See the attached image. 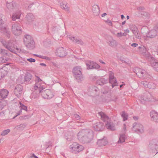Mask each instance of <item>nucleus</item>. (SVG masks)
<instances>
[{
  "label": "nucleus",
  "instance_id": "f257e3e1",
  "mask_svg": "<svg viewBox=\"0 0 158 158\" xmlns=\"http://www.w3.org/2000/svg\"><path fill=\"white\" fill-rule=\"evenodd\" d=\"M6 8L10 12H13L11 18L13 21H15L17 19H19L22 14L20 10V7L15 2H12L6 3Z\"/></svg>",
  "mask_w": 158,
  "mask_h": 158
},
{
  "label": "nucleus",
  "instance_id": "f03ea898",
  "mask_svg": "<svg viewBox=\"0 0 158 158\" xmlns=\"http://www.w3.org/2000/svg\"><path fill=\"white\" fill-rule=\"evenodd\" d=\"M93 132L90 129H83L77 134L78 139L83 143L89 142L93 139Z\"/></svg>",
  "mask_w": 158,
  "mask_h": 158
},
{
  "label": "nucleus",
  "instance_id": "7ed1b4c3",
  "mask_svg": "<svg viewBox=\"0 0 158 158\" xmlns=\"http://www.w3.org/2000/svg\"><path fill=\"white\" fill-rule=\"evenodd\" d=\"M99 116L101 119L105 123V127L108 130L111 131L115 130L114 124L110 121V118L108 116L102 112H99Z\"/></svg>",
  "mask_w": 158,
  "mask_h": 158
},
{
  "label": "nucleus",
  "instance_id": "20e7f679",
  "mask_svg": "<svg viewBox=\"0 0 158 158\" xmlns=\"http://www.w3.org/2000/svg\"><path fill=\"white\" fill-rule=\"evenodd\" d=\"M0 31L5 34L7 37L9 38L10 32L7 27V26L5 24V21L6 20L5 16L2 14H0Z\"/></svg>",
  "mask_w": 158,
  "mask_h": 158
},
{
  "label": "nucleus",
  "instance_id": "39448f33",
  "mask_svg": "<svg viewBox=\"0 0 158 158\" xmlns=\"http://www.w3.org/2000/svg\"><path fill=\"white\" fill-rule=\"evenodd\" d=\"M24 42L26 47L29 50H32L35 48V42L32 37L27 35L24 36Z\"/></svg>",
  "mask_w": 158,
  "mask_h": 158
},
{
  "label": "nucleus",
  "instance_id": "423d86ee",
  "mask_svg": "<svg viewBox=\"0 0 158 158\" xmlns=\"http://www.w3.org/2000/svg\"><path fill=\"white\" fill-rule=\"evenodd\" d=\"M70 151L73 153L77 154L84 149L83 147L77 143H73L70 146Z\"/></svg>",
  "mask_w": 158,
  "mask_h": 158
},
{
  "label": "nucleus",
  "instance_id": "0eeeda50",
  "mask_svg": "<svg viewBox=\"0 0 158 158\" xmlns=\"http://www.w3.org/2000/svg\"><path fill=\"white\" fill-rule=\"evenodd\" d=\"M134 71L139 78L146 79L148 77L149 75L145 70L138 68H136Z\"/></svg>",
  "mask_w": 158,
  "mask_h": 158
},
{
  "label": "nucleus",
  "instance_id": "6e6552de",
  "mask_svg": "<svg viewBox=\"0 0 158 158\" xmlns=\"http://www.w3.org/2000/svg\"><path fill=\"white\" fill-rule=\"evenodd\" d=\"M12 33L15 35H21L22 32V30L21 25L18 23H15L12 24L11 27Z\"/></svg>",
  "mask_w": 158,
  "mask_h": 158
},
{
  "label": "nucleus",
  "instance_id": "1a4fd4ad",
  "mask_svg": "<svg viewBox=\"0 0 158 158\" xmlns=\"http://www.w3.org/2000/svg\"><path fill=\"white\" fill-rule=\"evenodd\" d=\"M73 72L75 77L78 82H79L83 79L81 75V72L80 68L75 67L73 68Z\"/></svg>",
  "mask_w": 158,
  "mask_h": 158
},
{
  "label": "nucleus",
  "instance_id": "9d476101",
  "mask_svg": "<svg viewBox=\"0 0 158 158\" xmlns=\"http://www.w3.org/2000/svg\"><path fill=\"white\" fill-rule=\"evenodd\" d=\"M0 41L2 43L3 45L9 51L12 52H15V51L14 49L15 48L12 42L10 41V42L7 43L2 39H0Z\"/></svg>",
  "mask_w": 158,
  "mask_h": 158
},
{
  "label": "nucleus",
  "instance_id": "9b49d317",
  "mask_svg": "<svg viewBox=\"0 0 158 158\" xmlns=\"http://www.w3.org/2000/svg\"><path fill=\"white\" fill-rule=\"evenodd\" d=\"M148 148L152 152L155 150L158 151V140L154 139L150 141L148 146Z\"/></svg>",
  "mask_w": 158,
  "mask_h": 158
},
{
  "label": "nucleus",
  "instance_id": "f8f14e48",
  "mask_svg": "<svg viewBox=\"0 0 158 158\" xmlns=\"http://www.w3.org/2000/svg\"><path fill=\"white\" fill-rule=\"evenodd\" d=\"M132 128L135 129V131L139 134L142 133L144 131L143 126L139 123H135L133 124Z\"/></svg>",
  "mask_w": 158,
  "mask_h": 158
},
{
  "label": "nucleus",
  "instance_id": "ddd939ff",
  "mask_svg": "<svg viewBox=\"0 0 158 158\" xmlns=\"http://www.w3.org/2000/svg\"><path fill=\"white\" fill-rule=\"evenodd\" d=\"M41 94L44 98L47 99L51 98L54 96L53 93L49 89L42 91Z\"/></svg>",
  "mask_w": 158,
  "mask_h": 158
},
{
  "label": "nucleus",
  "instance_id": "4468645a",
  "mask_svg": "<svg viewBox=\"0 0 158 158\" xmlns=\"http://www.w3.org/2000/svg\"><path fill=\"white\" fill-rule=\"evenodd\" d=\"M23 86L19 84L17 85L14 89L15 94L18 97H20L21 96L22 93Z\"/></svg>",
  "mask_w": 158,
  "mask_h": 158
},
{
  "label": "nucleus",
  "instance_id": "2eb2a0df",
  "mask_svg": "<svg viewBox=\"0 0 158 158\" xmlns=\"http://www.w3.org/2000/svg\"><path fill=\"white\" fill-rule=\"evenodd\" d=\"M86 64L87 69H98L99 68V65L98 64L93 61H87Z\"/></svg>",
  "mask_w": 158,
  "mask_h": 158
},
{
  "label": "nucleus",
  "instance_id": "dca6fc26",
  "mask_svg": "<svg viewBox=\"0 0 158 158\" xmlns=\"http://www.w3.org/2000/svg\"><path fill=\"white\" fill-rule=\"evenodd\" d=\"M155 29H154L151 30L148 33H147L146 36L148 38H154L155 37L157 34L158 29V27L156 28L155 27Z\"/></svg>",
  "mask_w": 158,
  "mask_h": 158
},
{
  "label": "nucleus",
  "instance_id": "f3484780",
  "mask_svg": "<svg viewBox=\"0 0 158 158\" xmlns=\"http://www.w3.org/2000/svg\"><path fill=\"white\" fill-rule=\"evenodd\" d=\"M69 39L74 43H76L81 45H83L84 44L83 41L81 40L75 38L71 35L68 36Z\"/></svg>",
  "mask_w": 158,
  "mask_h": 158
},
{
  "label": "nucleus",
  "instance_id": "a211bd4d",
  "mask_svg": "<svg viewBox=\"0 0 158 158\" xmlns=\"http://www.w3.org/2000/svg\"><path fill=\"white\" fill-rule=\"evenodd\" d=\"M56 53L57 55L60 57H64L67 55V53L64 48L63 47L57 49L56 51Z\"/></svg>",
  "mask_w": 158,
  "mask_h": 158
},
{
  "label": "nucleus",
  "instance_id": "6ab92c4d",
  "mask_svg": "<svg viewBox=\"0 0 158 158\" xmlns=\"http://www.w3.org/2000/svg\"><path fill=\"white\" fill-rule=\"evenodd\" d=\"M44 84L42 82L35 83L34 86V89L35 90L38 89L39 92L42 93L41 91L45 88Z\"/></svg>",
  "mask_w": 158,
  "mask_h": 158
},
{
  "label": "nucleus",
  "instance_id": "aec40b11",
  "mask_svg": "<svg viewBox=\"0 0 158 158\" xmlns=\"http://www.w3.org/2000/svg\"><path fill=\"white\" fill-rule=\"evenodd\" d=\"M150 115L152 120L158 123V114L156 113L155 111H152L150 113Z\"/></svg>",
  "mask_w": 158,
  "mask_h": 158
},
{
  "label": "nucleus",
  "instance_id": "412c9836",
  "mask_svg": "<svg viewBox=\"0 0 158 158\" xmlns=\"http://www.w3.org/2000/svg\"><path fill=\"white\" fill-rule=\"evenodd\" d=\"M9 93L8 91L6 89H3L0 91V97L2 99L6 98Z\"/></svg>",
  "mask_w": 158,
  "mask_h": 158
},
{
  "label": "nucleus",
  "instance_id": "4be33fe9",
  "mask_svg": "<svg viewBox=\"0 0 158 158\" xmlns=\"http://www.w3.org/2000/svg\"><path fill=\"white\" fill-rule=\"evenodd\" d=\"M111 39L108 41L109 45L111 47H116L118 45L117 42L110 37Z\"/></svg>",
  "mask_w": 158,
  "mask_h": 158
},
{
  "label": "nucleus",
  "instance_id": "5701e85b",
  "mask_svg": "<svg viewBox=\"0 0 158 158\" xmlns=\"http://www.w3.org/2000/svg\"><path fill=\"white\" fill-rule=\"evenodd\" d=\"M99 9V6L97 5H94L92 7V11L94 15L97 16L99 15L98 10Z\"/></svg>",
  "mask_w": 158,
  "mask_h": 158
},
{
  "label": "nucleus",
  "instance_id": "b1692460",
  "mask_svg": "<svg viewBox=\"0 0 158 158\" xmlns=\"http://www.w3.org/2000/svg\"><path fill=\"white\" fill-rule=\"evenodd\" d=\"M109 81L110 83L111 84V86L112 88H114L115 86L118 85V83L117 82L116 79L115 78L113 79H109Z\"/></svg>",
  "mask_w": 158,
  "mask_h": 158
},
{
  "label": "nucleus",
  "instance_id": "393cba45",
  "mask_svg": "<svg viewBox=\"0 0 158 158\" xmlns=\"http://www.w3.org/2000/svg\"><path fill=\"white\" fill-rule=\"evenodd\" d=\"M107 143L106 138L104 136L102 138L99 139V146H105Z\"/></svg>",
  "mask_w": 158,
  "mask_h": 158
},
{
  "label": "nucleus",
  "instance_id": "a878e982",
  "mask_svg": "<svg viewBox=\"0 0 158 158\" xmlns=\"http://www.w3.org/2000/svg\"><path fill=\"white\" fill-rule=\"evenodd\" d=\"M126 138V136L124 134H120L118 143H120L124 142L125 141Z\"/></svg>",
  "mask_w": 158,
  "mask_h": 158
},
{
  "label": "nucleus",
  "instance_id": "bb28decb",
  "mask_svg": "<svg viewBox=\"0 0 158 158\" xmlns=\"http://www.w3.org/2000/svg\"><path fill=\"white\" fill-rule=\"evenodd\" d=\"M26 18L27 21L29 22L31 21L34 19V16L32 13L28 14L26 15Z\"/></svg>",
  "mask_w": 158,
  "mask_h": 158
},
{
  "label": "nucleus",
  "instance_id": "cd10ccee",
  "mask_svg": "<svg viewBox=\"0 0 158 158\" xmlns=\"http://www.w3.org/2000/svg\"><path fill=\"white\" fill-rule=\"evenodd\" d=\"M111 89L108 86H104L102 89V92L103 94H106L110 91Z\"/></svg>",
  "mask_w": 158,
  "mask_h": 158
},
{
  "label": "nucleus",
  "instance_id": "c85d7f7f",
  "mask_svg": "<svg viewBox=\"0 0 158 158\" xmlns=\"http://www.w3.org/2000/svg\"><path fill=\"white\" fill-rule=\"evenodd\" d=\"M25 81L27 82L29 81L32 78L31 75L30 73H27L25 74Z\"/></svg>",
  "mask_w": 158,
  "mask_h": 158
},
{
  "label": "nucleus",
  "instance_id": "c756f323",
  "mask_svg": "<svg viewBox=\"0 0 158 158\" xmlns=\"http://www.w3.org/2000/svg\"><path fill=\"white\" fill-rule=\"evenodd\" d=\"M133 33L135 35V37L137 38L140 39L141 38L140 33L138 31V29H137L136 30H133L132 31Z\"/></svg>",
  "mask_w": 158,
  "mask_h": 158
},
{
  "label": "nucleus",
  "instance_id": "7c9ffc66",
  "mask_svg": "<svg viewBox=\"0 0 158 158\" xmlns=\"http://www.w3.org/2000/svg\"><path fill=\"white\" fill-rule=\"evenodd\" d=\"M121 115L123 121H125L127 119L128 117V114L125 111H123L122 112Z\"/></svg>",
  "mask_w": 158,
  "mask_h": 158
},
{
  "label": "nucleus",
  "instance_id": "2f4dec72",
  "mask_svg": "<svg viewBox=\"0 0 158 158\" xmlns=\"http://www.w3.org/2000/svg\"><path fill=\"white\" fill-rule=\"evenodd\" d=\"M7 104V102L5 100H2L0 102V110H2Z\"/></svg>",
  "mask_w": 158,
  "mask_h": 158
},
{
  "label": "nucleus",
  "instance_id": "473e14b6",
  "mask_svg": "<svg viewBox=\"0 0 158 158\" xmlns=\"http://www.w3.org/2000/svg\"><path fill=\"white\" fill-rule=\"evenodd\" d=\"M107 79H105L103 78L99 79V85H102L104 84L107 83Z\"/></svg>",
  "mask_w": 158,
  "mask_h": 158
},
{
  "label": "nucleus",
  "instance_id": "72a5a7b5",
  "mask_svg": "<svg viewBox=\"0 0 158 158\" xmlns=\"http://www.w3.org/2000/svg\"><path fill=\"white\" fill-rule=\"evenodd\" d=\"M151 94L148 93V94H145L143 97V100L146 101H150V96Z\"/></svg>",
  "mask_w": 158,
  "mask_h": 158
},
{
  "label": "nucleus",
  "instance_id": "f704fd0d",
  "mask_svg": "<svg viewBox=\"0 0 158 158\" xmlns=\"http://www.w3.org/2000/svg\"><path fill=\"white\" fill-rule=\"evenodd\" d=\"M152 66L154 69L158 72V62H154L152 64Z\"/></svg>",
  "mask_w": 158,
  "mask_h": 158
},
{
  "label": "nucleus",
  "instance_id": "c9c22d12",
  "mask_svg": "<svg viewBox=\"0 0 158 158\" xmlns=\"http://www.w3.org/2000/svg\"><path fill=\"white\" fill-rule=\"evenodd\" d=\"M156 87V85L152 82H148L147 88L150 89H153Z\"/></svg>",
  "mask_w": 158,
  "mask_h": 158
},
{
  "label": "nucleus",
  "instance_id": "e433bc0d",
  "mask_svg": "<svg viewBox=\"0 0 158 158\" xmlns=\"http://www.w3.org/2000/svg\"><path fill=\"white\" fill-rule=\"evenodd\" d=\"M62 9H64L66 11H69V8L68 7V4H64L63 3L62 5H60Z\"/></svg>",
  "mask_w": 158,
  "mask_h": 158
},
{
  "label": "nucleus",
  "instance_id": "4c0bfd02",
  "mask_svg": "<svg viewBox=\"0 0 158 158\" xmlns=\"http://www.w3.org/2000/svg\"><path fill=\"white\" fill-rule=\"evenodd\" d=\"M19 108L20 109V110H24L25 111L27 110V106L24 105L23 104H22L21 102H19Z\"/></svg>",
  "mask_w": 158,
  "mask_h": 158
},
{
  "label": "nucleus",
  "instance_id": "58836bf2",
  "mask_svg": "<svg viewBox=\"0 0 158 158\" xmlns=\"http://www.w3.org/2000/svg\"><path fill=\"white\" fill-rule=\"evenodd\" d=\"M10 132V130L9 129H7L6 130L3 131L1 133V135L2 136H5L7 135L8 133Z\"/></svg>",
  "mask_w": 158,
  "mask_h": 158
},
{
  "label": "nucleus",
  "instance_id": "ea45409f",
  "mask_svg": "<svg viewBox=\"0 0 158 158\" xmlns=\"http://www.w3.org/2000/svg\"><path fill=\"white\" fill-rule=\"evenodd\" d=\"M93 128L94 130L96 131H98L99 123L98 122L94 124L93 125Z\"/></svg>",
  "mask_w": 158,
  "mask_h": 158
},
{
  "label": "nucleus",
  "instance_id": "a19ab883",
  "mask_svg": "<svg viewBox=\"0 0 158 158\" xmlns=\"http://www.w3.org/2000/svg\"><path fill=\"white\" fill-rule=\"evenodd\" d=\"M105 126L103 123L99 122V131H102L105 129Z\"/></svg>",
  "mask_w": 158,
  "mask_h": 158
},
{
  "label": "nucleus",
  "instance_id": "79ce46f5",
  "mask_svg": "<svg viewBox=\"0 0 158 158\" xmlns=\"http://www.w3.org/2000/svg\"><path fill=\"white\" fill-rule=\"evenodd\" d=\"M148 82L146 81H142L140 82V84L143 85L144 87L147 88L148 86Z\"/></svg>",
  "mask_w": 158,
  "mask_h": 158
},
{
  "label": "nucleus",
  "instance_id": "37998d69",
  "mask_svg": "<svg viewBox=\"0 0 158 158\" xmlns=\"http://www.w3.org/2000/svg\"><path fill=\"white\" fill-rule=\"evenodd\" d=\"M36 78L35 79V83L42 82V80L39 77L35 76Z\"/></svg>",
  "mask_w": 158,
  "mask_h": 158
},
{
  "label": "nucleus",
  "instance_id": "c03bdc74",
  "mask_svg": "<svg viewBox=\"0 0 158 158\" xmlns=\"http://www.w3.org/2000/svg\"><path fill=\"white\" fill-rule=\"evenodd\" d=\"M109 79H113V78H115L114 76V73L110 71L109 72Z\"/></svg>",
  "mask_w": 158,
  "mask_h": 158
},
{
  "label": "nucleus",
  "instance_id": "a18cd8bd",
  "mask_svg": "<svg viewBox=\"0 0 158 158\" xmlns=\"http://www.w3.org/2000/svg\"><path fill=\"white\" fill-rule=\"evenodd\" d=\"M7 58H4L3 57H1L0 58V63H5L7 61Z\"/></svg>",
  "mask_w": 158,
  "mask_h": 158
},
{
  "label": "nucleus",
  "instance_id": "49530a36",
  "mask_svg": "<svg viewBox=\"0 0 158 158\" xmlns=\"http://www.w3.org/2000/svg\"><path fill=\"white\" fill-rule=\"evenodd\" d=\"M25 125L23 124H20V125H18L16 126V128L17 129H20L21 130H22L24 127Z\"/></svg>",
  "mask_w": 158,
  "mask_h": 158
},
{
  "label": "nucleus",
  "instance_id": "de8ad7c7",
  "mask_svg": "<svg viewBox=\"0 0 158 158\" xmlns=\"http://www.w3.org/2000/svg\"><path fill=\"white\" fill-rule=\"evenodd\" d=\"M129 27L130 29L132 31H133V30H136L137 29L135 25H130Z\"/></svg>",
  "mask_w": 158,
  "mask_h": 158
},
{
  "label": "nucleus",
  "instance_id": "09e8293b",
  "mask_svg": "<svg viewBox=\"0 0 158 158\" xmlns=\"http://www.w3.org/2000/svg\"><path fill=\"white\" fill-rule=\"evenodd\" d=\"M0 53L2 54V55H6L7 52L6 50L2 49H0Z\"/></svg>",
  "mask_w": 158,
  "mask_h": 158
},
{
  "label": "nucleus",
  "instance_id": "8fccbe9b",
  "mask_svg": "<svg viewBox=\"0 0 158 158\" xmlns=\"http://www.w3.org/2000/svg\"><path fill=\"white\" fill-rule=\"evenodd\" d=\"M0 72L2 74V75L4 76L5 75L7 74V72L6 71H5L4 69H1Z\"/></svg>",
  "mask_w": 158,
  "mask_h": 158
},
{
  "label": "nucleus",
  "instance_id": "3c124183",
  "mask_svg": "<svg viewBox=\"0 0 158 158\" xmlns=\"http://www.w3.org/2000/svg\"><path fill=\"white\" fill-rule=\"evenodd\" d=\"M127 35V34L125 32L122 33L119 32L117 34L118 36V37H122L123 36H125Z\"/></svg>",
  "mask_w": 158,
  "mask_h": 158
},
{
  "label": "nucleus",
  "instance_id": "603ef678",
  "mask_svg": "<svg viewBox=\"0 0 158 158\" xmlns=\"http://www.w3.org/2000/svg\"><path fill=\"white\" fill-rule=\"evenodd\" d=\"M16 50H18V51H19L20 52V53H26V51L23 49H22L19 48H17Z\"/></svg>",
  "mask_w": 158,
  "mask_h": 158
},
{
  "label": "nucleus",
  "instance_id": "864d4df0",
  "mask_svg": "<svg viewBox=\"0 0 158 158\" xmlns=\"http://www.w3.org/2000/svg\"><path fill=\"white\" fill-rule=\"evenodd\" d=\"M27 60L31 62H34L35 61V60L32 58H28L27 59Z\"/></svg>",
  "mask_w": 158,
  "mask_h": 158
},
{
  "label": "nucleus",
  "instance_id": "5fc2aeb1",
  "mask_svg": "<svg viewBox=\"0 0 158 158\" xmlns=\"http://www.w3.org/2000/svg\"><path fill=\"white\" fill-rule=\"evenodd\" d=\"M140 13L141 15H142L145 16L148 15V13L146 12L141 11L140 12Z\"/></svg>",
  "mask_w": 158,
  "mask_h": 158
},
{
  "label": "nucleus",
  "instance_id": "6e6d98bb",
  "mask_svg": "<svg viewBox=\"0 0 158 158\" xmlns=\"http://www.w3.org/2000/svg\"><path fill=\"white\" fill-rule=\"evenodd\" d=\"M27 158H39L36 156L34 154H32L30 156Z\"/></svg>",
  "mask_w": 158,
  "mask_h": 158
},
{
  "label": "nucleus",
  "instance_id": "4d7b16f0",
  "mask_svg": "<svg viewBox=\"0 0 158 158\" xmlns=\"http://www.w3.org/2000/svg\"><path fill=\"white\" fill-rule=\"evenodd\" d=\"M144 9H145L144 7L142 6H140L138 7L137 8V10H139V11L144 10Z\"/></svg>",
  "mask_w": 158,
  "mask_h": 158
},
{
  "label": "nucleus",
  "instance_id": "13d9d810",
  "mask_svg": "<svg viewBox=\"0 0 158 158\" xmlns=\"http://www.w3.org/2000/svg\"><path fill=\"white\" fill-rule=\"evenodd\" d=\"M106 22L107 23L108 25L109 26L112 25V23L110 20H107V21H106Z\"/></svg>",
  "mask_w": 158,
  "mask_h": 158
},
{
  "label": "nucleus",
  "instance_id": "bf43d9fd",
  "mask_svg": "<svg viewBox=\"0 0 158 158\" xmlns=\"http://www.w3.org/2000/svg\"><path fill=\"white\" fill-rule=\"evenodd\" d=\"M31 117V116L30 115H25L23 117V118L24 119H28L30 118Z\"/></svg>",
  "mask_w": 158,
  "mask_h": 158
},
{
  "label": "nucleus",
  "instance_id": "052dcab7",
  "mask_svg": "<svg viewBox=\"0 0 158 158\" xmlns=\"http://www.w3.org/2000/svg\"><path fill=\"white\" fill-rule=\"evenodd\" d=\"M74 117H75V118L77 119V120L79 119L80 118V116L77 114H74Z\"/></svg>",
  "mask_w": 158,
  "mask_h": 158
},
{
  "label": "nucleus",
  "instance_id": "680f3d73",
  "mask_svg": "<svg viewBox=\"0 0 158 158\" xmlns=\"http://www.w3.org/2000/svg\"><path fill=\"white\" fill-rule=\"evenodd\" d=\"M98 88L94 86L93 88V90L95 92H97L98 90Z\"/></svg>",
  "mask_w": 158,
  "mask_h": 158
},
{
  "label": "nucleus",
  "instance_id": "e2e57ef3",
  "mask_svg": "<svg viewBox=\"0 0 158 158\" xmlns=\"http://www.w3.org/2000/svg\"><path fill=\"white\" fill-rule=\"evenodd\" d=\"M138 45V44H137L135 43H133L131 45V46L134 48L136 47Z\"/></svg>",
  "mask_w": 158,
  "mask_h": 158
},
{
  "label": "nucleus",
  "instance_id": "0e129e2a",
  "mask_svg": "<svg viewBox=\"0 0 158 158\" xmlns=\"http://www.w3.org/2000/svg\"><path fill=\"white\" fill-rule=\"evenodd\" d=\"M143 49V50H145V52H146V50H147V49L144 46H143V47H141L140 46H139V49Z\"/></svg>",
  "mask_w": 158,
  "mask_h": 158
},
{
  "label": "nucleus",
  "instance_id": "69168bd1",
  "mask_svg": "<svg viewBox=\"0 0 158 158\" xmlns=\"http://www.w3.org/2000/svg\"><path fill=\"white\" fill-rule=\"evenodd\" d=\"M22 112V110H20L17 113V114L16 115V116H17L18 115H20Z\"/></svg>",
  "mask_w": 158,
  "mask_h": 158
},
{
  "label": "nucleus",
  "instance_id": "338daca9",
  "mask_svg": "<svg viewBox=\"0 0 158 158\" xmlns=\"http://www.w3.org/2000/svg\"><path fill=\"white\" fill-rule=\"evenodd\" d=\"M34 56H37L38 57H39L40 58H41V57H42V56L41 55H37V54H34Z\"/></svg>",
  "mask_w": 158,
  "mask_h": 158
},
{
  "label": "nucleus",
  "instance_id": "774afa93",
  "mask_svg": "<svg viewBox=\"0 0 158 158\" xmlns=\"http://www.w3.org/2000/svg\"><path fill=\"white\" fill-rule=\"evenodd\" d=\"M99 62L102 64H103L105 65V63L101 60H99Z\"/></svg>",
  "mask_w": 158,
  "mask_h": 158
}]
</instances>
